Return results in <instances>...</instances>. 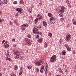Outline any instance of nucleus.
<instances>
[{
    "instance_id": "obj_1",
    "label": "nucleus",
    "mask_w": 76,
    "mask_h": 76,
    "mask_svg": "<svg viewBox=\"0 0 76 76\" xmlns=\"http://www.w3.org/2000/svg\"><path fill=\"white\" fill-rule=\"evenodd\" d=\"M48 16L50 18H51L50 19L51 24H52V25L54 24V23H55V22L57 21V20L54 17H53V14H51L50 13H48Z\"/></svg>"
},
{
    "instance_id": "obj_2",
    "label": "nucleus",
    "mask_w": 76,
    "mask_h": 76,
    "mask_svg": "<svg viewBox=\"0 0 76 76\" xmlns=\"http://www.w3.org/2000/svg\"><path fill=\"white\" fill-rule=\"evenodd\" d=\"M33 33L34 34H39L40 35H42V32L40 31H37L38 30V28L37 26H35L33 29Z\"/></svg>"
},
{
    "instance_id": "obj_3",
    "label": "nucleus",
    "mask_w": 76,
    "mask_h": 76,
    "mask_svg": "<svg viewBox=\"0 0 76 76\" xmlns=\"http://www.w3.org/2000/svg\"><path fill=\"white\" fill-rule=\"evenodd\" d=\"M57 58V56L56 55H54L50 59V61L51 63H53L55 61H56V58Z\"/></svg>"
},
{
    "instance_id": "obj_4",
    "label": "nucleus",
    "mask_w": 76,
    "mask_h": 76,
    "mask_svg": "<svg viewBox=\"0 0 76 76\" xmlns=\"http://www.w3.org/2000/svg\"><path fill=\"white\" fill-rule=\"evenodd\" d=\"M71 35H70V34L69 33H67L65 37L66 41V42H69V41L71 39Z\"/></svg>"
},
{
    "instance_id": "obj_5",
    "label": "nucleus",
    "mask_w": 76,
    "mask_h": 76,
    "mask_svg": "<svg viewBox=\"0 0 76 76\" xmlns=\"http://www.w3.org/2000/svg\"><path fill=\"white\" fill-rule=\"evenodd\" d=\"M25 41L27 42L29 45H31L32 44V40L29 39L28 38H26L25 39Z\"/></svg>"
},
{
    "instance_id": "obj_6",
    "label": "nucleus",
    "mask_w": 76,
    "mask_h": 76,
    "mask_svg": "<svg viewBox=\"0 0 76 76\" xmlns=\"http://www.w3.org/2000/svg\"><path fill=\"white\" fill-rule=\"evenodd\" d=\"M41 63H42V61H40V62L39 61H36L34 62V64H35L36 66H41Z\"/></svg>"
},
{
    "instance_id": "obj_7",
    "label": "nucleus",
    "mask_w": 76,
    "mask_h": 76,
    "mask_svg": "<svg viewBox=\"0 0 76 76\" xmlns=\"http://www.w3.org/2000/svg\"><path fill=\"white\" fill-rule=\"evenodd\" d=\"M16 10L18 12H20V13H22V9L20 8L16 9Z\"/></svg>"
},
{
    "instance_id": "obj_8",
    "label": "nucleus",
    "mask_w": 76,
    "mask_h": 76,
    "mask_svg": "<svg viewBox=\"0 0 76 76\" xmlns=\"http://www.w3.org/2000/svg\"><path fill=\"white\" fill-rule=\"evenodd\" d=\"M4 47L5 48H7L8 47H9V45L7 44V43H6V42H5L4 43Z\"/></svg>"
},
{
    "instance_id": "obj_9",
    "label": "nucleus",
    "mask_w": 76,
    "mask_h": 76,
    "mask_svg": "<svg viewBox=\"0 0 76 76\" xmlns=\"http://www.w3.org/2000/svg\"><path fill=\"white\" fill-rule=\"evenodd\" d=\"M44 66H42L40 68V72L42 73H43V71H44Z\"/></svg>"
},
{
    "instance_id": "obj_10",
    "label": "nucleus",
    "mask_w": 76,
    "mask_h": 76,
    "mask_svg": "<svg viewBox=\"0 0 76 76\" xmlns=\"http://www.w3.org/2000/svg\"><path fill=\"white\" fill-rule=\"evenodd\" d=\"M42 23L43 25V26H45V27H46L47 25V22L45 21H43L42 22Z\"/></svg>"
},
{
    "instance_id": "obj_11",
    "label": "nucleus",
    "mask_w": 76,
    "mask_h": 76,
    "mask_svg": "<svg viewBox=\"0 0 76 76\" xmlns=\"http://www.w3.org/2000/svg\"><path fill=\"white\" fill-rule=\"evenodd\" d=\"M42 41H43V39L42 38L39 39L37 40L38 42L39 43H41L42 42Z\"/></svg>"
},
{
    "instance_id": "obj_12",
    "label": "nucleus",
    "mask_w": 76,
    "mask_h": 76,
    "mask_svg": "<svg viewBox=\"0 0 76 76\" xmlns=\"http://www.w3.org/2000/svg\"><path fill=\"white\" fill-rule=\"evenodd\" d=\"M23 26L24 27H26V28L28 27V25H27V24L25 23L21 25V27H23Z\"/></svg>"
},
{
    "instance_id": "obj_13",
    "label": "nucleus",
    "mask_w": 76,
    "mask_h": 76,
    "mask_svg": "<svg viewBox=\"0 0 76 76\" xmlns=\"http://www.w3.org/2000/svg\"><path fill=\"white\" fill-rule=\"evenodd\" d=\"M72 23L73 25H76V20H75V19H73L72 20Z\"/></svg>"
},
{
    "instance_id": "obj_14",
    "label": "nucleus",
    "mask_w": 76,
    "mask_h": 76,
    "mask_svg": "<svg viewBox=\"0 0 76 76\" xmlns=\"http://www.w3.org/2000/svg\"><path fill=\"white\" fill-rule=\"evenodd\" d=\"M32 65H30L29 66H27V68L28 69H32Z\"/></svg>"
},
{
    "instance_id": "obj_15",
    "label": "nucleus",
    "mask_w": 76,
    "mask_h": 76,
    "mask_svg": "<svg viewBox=\"0 0 76 76\" xmlns=\"http://www.w3.org/2000/svg\"><path fill=\"white\" fill-rule=\"evenodd\" d=\"M18 66L17 65H15L14 67V69L15 70H17L18 69Z\"/></svg>"
},
{
    "instance_id": "obj_16",
    "label": "nucleus",
    "mask_w": 76,
    "mask_h": 76,
    "mask_svg": "<svg viewBox=\"0 0 76 76\" xmlns=\"http://www.w3.org/2000/svg\"><path fill=\"white\" fill-rule=\"evenodd\" d=\"M64 11H63L61 9L59 11V13H64Z\"/></svg>"
},
{
    "instance_id": "obj_17",
    "label": "nucleus",
    "mask_w": 76,
    "mask_h": 76,
    "mask_svg": "<svg viewBox=\"0 0 76 76\" xmlns=\"http://www.w3.org/2000/svg\"><path fill=\"white\" fill-rule=\"evenodd\" d=\"M20 56V54H18L16 56L15 58H19Z\"/></svg>"
},
{
    "instance_id": "obj_18",
    "label": "nucleus",
    "mask_w": 76,
    "mask_h": 76,
    "mask_svg": "<svg viewBox=\"0 0 76 76\" xmlns=\"http://www.w3.org/2000/svg\"><path fill=\"white\" fill-rule=\"evenodd\" d=\"M61 9L62 10H63L64 11V10L65 9V7H64V6H62L61 7Z\"/></svg>"
},
{
    "instance_id": "obj_19",
    "label": "nucleus",
    "mask_w": 76,
    "mask_h": 76,
    "mask_svg": "<svg viewBox=\"0 0 76 76\" xmlns=\"http://www.w3.org/2000/svg\"><path fill=\"white\" fill-rule=\"evenodd\" d=\"M66 3L68 4V6H69L70 5V3H69V1H68V0H66Z\"/></svg>"
},
{
    "instance_id": "obj_20",
    "label": "nucleus",
    "mask_w": 76,
    "mask_h": 76,
    "mask_svg": "<svg viewBox=\"0 0 76 76\" xmlns=\"http://www.w3.org/2000/svg\"><path fill=\"white\" fill-rule=\"evenodd\" d=\"M66 48L68 51H71V48H70L68 47L67 48Z\"/></svg>"
},
{
    "instance_id": "obj_21",
    "label": "nucleus",
    "mask_w": 76,
    "mask_h": 76,
    "mask_svg": "<svg viewBox=\"0 0 76 76\" xmlns=\"http://www.w3.org/2000/svg\"><path fill=\"white\" fill-rule=\"evenodd\" d=\"M59 17H63V14L62 13H60L59 15Z\"/></svg>"
},
{
    "instance_id": "obj_22",
    "label": "nucleus",
    "mask_w": 76,
    "mask_h": 76,
    "mask_svg": "<svg viewBox=\"0 0 76 76\" xmlns=\"http://www.w3.org/2000/svg\"><path fill=\"white\" fill-rule=\"evenodd\" d=\"M65 47L66 48H68L69 45H68V44H65Z\"/></svg>"
},
{
    "instance_id": "obj_23",
    "label": "nucleus",
    "mask_w": 76,
    "mask_h": 76,
    "mask_svg": "<svg viewBox=\"0 0 76 76\" xmlns=\"http://www.w3.org/2000/svg\"><path fill=\"white\" fill-rule=\"evenodd\" d=\"M64 19V18H61L60 19V20H61V21H63Z\"/></svg>"
},
{
    "instance_id": "obj_24",
    "label": "nucleus",
    "mask_w": 76,
    "mask_h": 76,
    "mask_svg": "<svg viewBox=\"0 0 76 76\" xmlns=\"http://www.w3.org/2000/svg\"><path fill=\"white\" fill-rule=\"evenodd\" d=\"M27 37H28V38H31V35H30V34H28L27 35Z\"/></svg>"
},
{
    "instance_id": "obj_25",
    "label": "nucleus",
    "mask_w": 76,
    "mask_h": 76,
    "mask_svg": "<svg viewBox=\"0 0 76 76\" xmlns=\"http://www.w3.org/2000/svg\"><path fill=\"white\" fill-rule=\"evenodd\" d=\"M19 52L18 51L15 52H14V54H15V55H16V54H19Z\"/></svg>"
},
{
    "instance_id": "obj_26",
    "label": "nucleus",
    "mask_w": 76,
    "mask_h": 76,
    "mask_svg": "<svg viewBox=\"0 0 76 76\" xmlns=\"http://www.w3.org/2000/svg\"><path fill=\"white\" fill-rule=\"evenodd\" d=\"M4 3L6 4H7V0H4Z\"/></svg>"
},
{
    "instance_id": "obj_27",
    "label": "nucleus",
    "mask_w": 76,
    "mask_h": 76,
    "mask_svg": "<svg viewBox=\"0 0 76 76\" xmlns=\"http://www.w3.org/2000/svg\"><path fill=\"white\" fill-rule=\"evenodd\" d=\"M46 67H45L46 69H47L48 68V64L47 63H46Z\"/></svg>"
},
{
    "instance_id": "obj_28",
    "label": "nucleus",
    "mask_w": 76,
    "mask_h": 76,
    "mask_svg": "<svg viewBox=\"0 0 76 76\" xmlns=\"http://www.w3.org/2000/svg\"><path fill=\"white\" fill-rule=\"evenodd\" d=\"M59 70L60 73H61L63 74V72H62V70H61V69L59 68Z\"/></svg>"
},
{
    "instance_id": "obj_29",
    "label": "nucleus",
    "mask_w": 76,
    "mask_h": 76,
    "mask_svg": "<svg viewBox=\"0 0 76 76\" xmlns=\"http://www.w3.org/2000/svg\"><path fill=\"white\" fill-rule=\"evenodd\" d=\"M42 16L40 15L39 18H38V19L39 20H41V19H42Z\"/></svg>"
},
{
    "instance_id": "obj_30",
    "label": "nucleus",
    "mask_w": 76,
    "mask_h": 76,
    "mask_svg": "<svg viewBox=\"0 0 76 76\" xmlns=\"http://www.w3.org/2000/svg\"><path fill=\"white\" fill-rule=\"evenodd\" d=\"M48 35L49 37H52V34L51 33H49Z\"/></svg>"
},
{
    "instance_id": "obj_31",
    "label": "nucleus",
    "mask_w": 76,
    "mask_h": 76,
    "mask_svg": "<svg viewBox=\"0 0 76 76\" xmlns=\"http://www.w3.org/2000/svg\"><path fill=\"white\" fill-rule=\"evenodd\" d=\"M47 42H46L45 43V47H47V46H48V45H47Z\"/></svg>"
},
{
    "instance_id": "obj_32",
    "label": "nucleus",
    "mask_w": 76,
    "mask_h": 76,
    "mask_svg": "<svg viewBox=\"0 0 76 76\" xmlns=\"http://www.w3.org/2000/svg\"><path fill=\"white\" fill-rule=\"evenodd\" d=\"M46 71H45V73L46 75H47V74L48 73V70H47V69H46Z\"/></svg>"
},
{
    "instance_id": "obj_33",
    "label": "nucleus",
    "mask_w": 76,
    "mask_h": 76,
    "mask_svg": "<svg viewBox=\"0 0 76 76\" xmlns=\"http://www.w3.org/2000/svg\"><path fill=\"white\" fill-rule=\"evenodd\" d=\"M36 71H37V72H39V69H38V68H36Z\"/></svg>"
},
{
    "instance_id": "obj_34",
    "label": "nucleus",
    "mask_w": 76,
    "mask_h": 76,
    "mask_svg": "<svg viewBox=\"0 0 76 76\" xmlns=\"http://www.w3.org/2000/svg\"><path fill=\"white\" fill-rule=\"evenodd\" d=\"M13 4H17V1H14L13 3Z\"/></svg>"
},
{
    "instance_id": "obj_35",
    "label": "nucleus",
    "mask_w": 76,
    "mask_h": 76,
    "mask_svg": "<svg viewBox=\"0 0 76 76\" xmlns=\"http://www.w3.org/2000/svg\"><path fill=\"white\" fill-rule=\"evenodd\" d=\"M38 19H39L38 18H37V19H36L34 20L35 22H37V21H38Z\"/></svg>"
},
{
    "instance_id": "obj_36",
    "label": "nucleus",
    "mask_w": 76,
    "mask_h": 76,
    "mask_svg": "<svg viewBox=\"0 0 76 76\" xmlns=\"http://www.w3.org/2000/svg\"><path fill=\"white\" fill-rule=\"evenodd\" d=\"M11 76H16V75H15L14 74H12L11 75Z\"/></svg>"
},
{
    "instance_id": "obj_37",
    "label": "nucleus",
    "mask_w": 76,
    "mask_h": 76,
    "mask_svg": "<svg viewBox=\"0 0 76 76\" xmlns=\"http://www.w3.org/2000/svg\"><path fill=\"white\" fill-rule=\"evenodd\" d=\"M5 42V40H3L2 42V44H4V43Z\"/></svg>"
},
{
    "instance_id": "obj_38",
    "label": "nucleus",
    "mask_w": 76,
    "mask_h": 76,
    "mask_svg": "<svg viewBox=\"0 0 76 76\" xmlns=\"http://www.w3.org/2000/svg\"><path fill=\"white\" fill-rule=\"evenodd\" d=\"M22 75V72H20L19 73V75Z\"/></svg>"
},
{
    "instance_id": "obj_39",
    "label": "nucleus",
    "mask_w": 76,
    "mask_h": 76,
    "mask_svg": "<svg viewBox=\"0 0 76 76\" xmlns=\"http://www.w3.org/2000/svg\"><path fill=\"white\" fill-rule=\"evenodd\" d=\"M62 54H63V55H65V54H66V52H62Z\"/></svg>"
},
{
    "instance_id": "obj_40",
    "label": "nucleus",
    "mask_w": 76,
    "mask_h": 76,
    "mask_svg": "<svg viewBox=\"0 0 76 76\" xmlns=\"http://www.w3.org/2000/svg\"><path fill=\"white\" fill-rule=\"evenodd\" d=\"M10 25H12L13 24V23H12V22L10 21Z\"/></svg>"
},
{
    "instance_id": "obj_41",
    "label": "nucleus",
    "mask_w": 76,
    "mask_h": 76,
    "mask_svg": "<svg viewBox=\"0 0 76 76\" xmlns=\"http://www.w3.org/2000/svg\"><path fill=\"white\" fill-rule=\"evenodd\" d=\"M22 30H23V31H25V28H22Z\"/></svg>"
},
{
    "instance_id": "obj_42",
    "label": "nucleus",
    "mask_w": 76,
    "mask_h": 76,
    "mask_svg": "<svg viewBox=\"0 0 76 76\" xmlns=\"http://www.w3.org/2000/svg\"><path fill=\"white\" fill-rule=\"evenodd\" d=\"M36 38H39V35H37L36 36Z\"/></svg>"
},
{
    "instance_id": "obj_43",
    "label": "nucleus",
    "mask_w": 76,
    "mask_h": 76,
    "mask_svg": "<svg viewBox=\"0 0 76 76\" xmlns=\"http://www.w3.org/2000/svg\"><path fill=\"white\" fill-rule=\"evenodd\" d=\"M40 16V15L39 14H38L37 16V18H38V17Z\"/></svg>"
},
{
    "instance_id": "obj_44",
    "label": "nucleus",
    "mask_w": 76,
    "mask_h": 76,
    "mask_svg": "<svg viewBox=\"0 0 76 76\" xmlns=\"http://www.w3.org/2000/svg\"><path fill=\"white\" fill-rule=\"evenodd\" d=\"M23 3V1L21 0L20 1V4H22Z\"/></svg>"
},
{
    "instance_id": "obj_45",
    "label": "nucleus",
    "mask_w": 76,
    "mask_h": 76,
    "mask_svg": "<svg viewBox=\"0 0 76 76\" xmlns=\"http://www.w3.org/2000/svg\"><path fill=\"white\" fill-rule=\"evenodd\" d=\"M12 41L13 42H14V41H15V39H12Z\"/></svg>"
},
{
    "instance_id": "obj_46",
    "label": "nucleus",
    "mask_w": 76,
    "mask_h": 76,
    "mask_svg": "<svg viewBox=\"0 0 76 76\" xmlns=\"http://www.w3.org/2000/svg\"><path fill=\"white\" fill-rule=\"evenodd\" d=\"M15 18H18V15H15Z\"/></svg>"
},
{
    "instance_id": "obj_47",
    "label": "nucleus",
    "mask_w": 76,
    "mask_h": 76,
    "mask_svg": "<svg viewBox=\"0 0 76 76\" xmlns=\"http://www.w3.org/2000/svg\"><path fill=\"white\" fill-rule=\"evenodd\" d=\"M30 18H33V16H32V15H30Z\"/></svg>"
},
{
    "instance_id": "obj_48",
    "label": "nucleus",
    "mask_w": 76,
    "mask_h": 76,
    "mask_svg": "<svg viewBox=\"0 0 76 76\" xmlns=\"http://www.w3.org/2000/svg\"><path fill=\"white\" fill-rule=\"evenodd\" d=\"M55 76H61V75H55Z\"/></svg>"
},
{
    "instance_id": "obj_49",
    "label": "nucleus",
    "mask_w": 76,
    "mask_h": 76,
    "mask_svg": "<svg viewBox=\"0 0 76 76\" xmlns=\"http://www.w3.org/2000/svg\"><path fill=\"white\" fill-rule=\"evenodd\" d=\"M2 76V73H0V76Z\"/></svg>"
},
{
    "instance_id": "obj_50",
    "label": "nucleus",
    "mask_w": 76,
    "mask_h": 76,
    "mask_svg": "<svg viewBox=\"0 0 76 76\" xmlns=\"http://www.w3.org/2000/svg\"><path fill=\"white\" fill-rule=\"evenodd\" d=\"M49 75H50V76H51V75H52L51 74V73H49Z\"/></svg>"
},
{
    "instance_id": "obj_51",
    "label": "nucleus",
    "mask_w": 76,
    "mask_h": 76,
    "mask_svg": "<svg viewBox=\"0 0 76 76\" xmlns=\"http://www.w3.org/2000/svg\"><path fill=\"white\" fill-rule=\"evenodd\" d=\"M39 29H41V27L40 26H39Z\"/></svg>"
},
{
    "instance_id": "obj_52",
    "label": "nucleus",
    "mask_w": 76,
    "mask_h": 76,
    "mask_svg": "<svg viewBox=\"0 0 76 76\" xmlns=\"http://www.w3.org/2000/svg\"><path fill=\"white\" fill-rule=\"evenodd\" d=\"M2 22V20L0 19V22Z\"/></svg>"
},
{
    "instance_id": "obj_53",
    "label": "nucleus",
    "mask_w": 76,
    "mask_h": 76,
    "mask_svg": "<svg viewBox=\"0 0 76 76\" xmlns=\"http://www.w3.org/2000/svg\"><path fill=\"white\" fill-rule=\"evenodd\" d=\"M7 60H10V58H7Z\"/></svg>"
},
{
    "instance_id": "obj_54",
    "label": "nucleus",
    "mask_w": 76,
    "mask_h": 76,
    "mask_svg": "<svg viewBox=\"0 0 76 76\" xmlns=\"http://www.w3.org/2000/svg\"><path fill=\"white\" fill-rule=\"evenodd\" d=\"M73 53V54H75V51H74V52Z\"/></svg>"
},
{
    "instance_id": "obj_55",
    "label": "nucleus",
    "mask_w": 76,
    "mask_h": 76,
    "mask_svg": "<svg viewBox=\"0 0 76 76\" xmlns=\"http://www.w3.org/2000/svg\"><path fill=\"white\" fill-rule=\"evenodd\" d=\"M39 5H40V6H41V5H42V4L41 3H40L39 4Z\"/></svg>"
},
{
    "instance_id": "obj_56",
    "label": "nucleus",
    "mask_w": 76,
    "mask_h": 76,
    "mask_svg": "<svg viewBox=\"0 0 76 76\" xmlns=\"http://www.w3.org/2000/svg\"><path fill=\"white\" fill-rule=\"evenodd\" d=\"M2 12H1V11H0V14H1Z\"/></svg>"
},
{
    "instance_id": "obj_57",
    "label": "nucleus",
    "mask_w": 76,
    "mask_h": 76,
    "mask_svg": "<svg viewBox=\"0 0 76 76\" xmlns=\"http://www.w3.org/2000/svg\"><path fill=\"white\" fill-rule=\"evenodd\" d=\"M14 47H16V45H14Z\"/></svg>"
},
{
    "instance_id": "obj_58",
    "label": "nucleus",
    "mask_w": 76,
    "mask_h": 76,
    "mask_svg": "<svg viewBox=\"0 0 76 76\" xmlns=\"http://www.w3.org/2000/svg\"><path fill=\"white\" fill-rule=\"evenodd\" d=\"M30 12H32V10H30Z\"/></svg>"
},
{
    "instance_id": "obj_59",
    "label": "nucleus",
    "mask_w": 76,
    "mask_h": 76,
    "mask_svg": "<svg viewBox=\"0 0 76 76\" xmlns=\"http://www.w3.org/2000/svg\"><path fill=\"white\" fill-rule=\"evenodd\" d=\"M1 3V0H0V3Z\"/></svg>"
},
{
    "instance_id": "obj_60",
    "label": "nucleus",
    "mask_w": 76,
    "mask_h": 76,
    "mask_svg": "<svg viewBox=\"0 0 76 76\" xmlns=\"http://www.w3.org/2000/svg\"><path fill=\"white\" fill-rule=\"evenodd\" d=\"M1 3H0V5H1Z\"/></svg>"
},
{
    "instance_id": "obj_61",
    "label": "nucleus",
    "mask_w": 76,
    "mask_h": 76,
    "mask_svg": "<svg viewBox=\"0 0 76 76\" xmlns=\"http://www.w3.org/2000/svg\"><path fill=\"white\" fill-rule=\"evenodd\" d=\"M50 1H53V0H50Z\"/></svg>"
},
{
    "instance_id": "obj_62",
    "label": "nucleus",
    "mask_w": 76,
    "mask_h": 76,
    "mask_svg": "<svg viewBox=\"0 0 76 76\" xmlns=\"http://www.w3.org/2000/svg\"><path fill=\"white\" fill-rule=\"evenodd\" d=\"M0 69H1V67H0Z\"/></svg>"
},
{
    "instance_id": "obj_63",
    "label": "nucleus",
    "mask_w": 76,
    "mask_h": 76,
    "mask_svg": "<svg viewBox=\"0 0 76 76\" xmlns=\"http://www.w3.org/2000/svg\"><path fill=\"white\" fill-rule=\"evenodd\" d=\"M60 42V43H61V42Z\"/></svg>"
},
{
    "instance_id": "obj_64",
    "label": "nucleus",
    "mask_w": 76,
    "mask_h": 76,
    "mask_svg": "<svg viewBox=\"0 0 76 76\" xmlns=\"http://www.w3.org/2000/svg\"><path fill=\"white\" fill-rule=\"evenodd\" d=\"M41 76H42V75H41Z\"/></svg>"
}]
</instances>
